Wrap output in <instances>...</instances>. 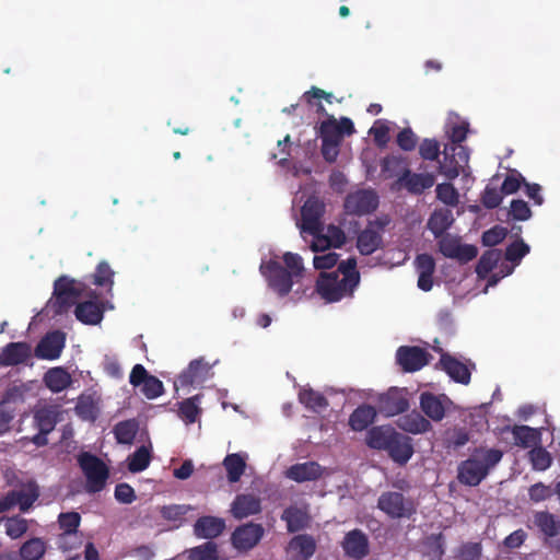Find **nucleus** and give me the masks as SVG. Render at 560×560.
Segmentation results:
<instances>
[{"label":"nucleus","instance_id":"dca6fc26","mask_svg":"<svg viewBox=\"0 0 560 560\" xmlns=\"http://www.w3.org/2000/svg\"><path fill=\"white\" fill-rule=\"evenodd\" d=\"M66 346V334L60 330L47 332L37 343L34 355L42 360H56Z\"/></svg>","mask_w":560,"mask_h":560},{"label":"nucleus","instance_id":"4be33fe9","mask_svg":"<svg viewBox=\"0 0 560 560\" xmlns=\"http://www.w3.org/2000/svg\"><path fill=\"white\" fill-rule=\"evenodd\" d=\"M32 355V347L24 341L8 343L0 353L2 366H14L25 363Z\"/></svg>","mask_w":560,"mask_h":560},{"label":"nucleus","instance_id":"09e8293b","mask_svg":"<svg viewBox=\"0 0 560 560\" xmlns=\"http://www.w3.org/2000/svg\"><path fill=\"white\" fill-rule=\"evenodd\" d=\"M35 425L43 433H50L57 423V412L50 408H42L34 415Z\"/></svg>","mask_w":560,"mask_h":560},{"label":"nucleus","instance_id":"f257e3e1","mask_svg":"<svg viewBox=\"0 0 560 560\" xmlns=\"http://www.w3.org/2000/svg\"><path fill=\"white\" fill-rule=\"evenodd\" d=\"M503 452L499 448L479 446L474 448L468 458L457 467L458 481L468 487H476L485 480L490 471L502 460Z\"/></svg>","mask_w":560,"mask_h":560},{"label":"nucleus","instance_id":"9d476101","mask_svg":"<svg viewBox=\"0 0 560 560\" xmlns=\"http://www.w3.org/2000/svg\"><path fill=\"white\" fill-rule=\"evenodd\" d=\"M264 534L265 529L261 524L249 522L233 530L231 544L236 550L247 552L259 544Z\"/></svg>","mask_w":560,"mask_h":560},{"label":"nucleus","instance_id":"c85d7f7f","mask_svg":"<svg viewBox=\"0 0 560 560\" xmlns=\"http://www.w3.org/2000/svg\"><path fill=\"white\" fill-rule=\"evenodd\" d=\"M281 520L285 522L289 533H298L307 528L311 524V516L307 511L295 505L285 508L281 514Z\"/></svg>","mask_w":560,"mask_h":560},{"label":"nucleus","instance_id":"473e14b6","mask_svg":"<svg viewBox=\"0 0 560 560\" xmlns=\"http://www.w3.org/2000/svg\"><path fill=\"white\" fill-rule=\"evenodd\" d=\"M397 431L389 425L373 427L368 431L366 444L374 450L387 451Z\"/></svg>","mask_w":560,"mask_h":560},{"label":"nucleus","instance_id":"c03bdc74","mask_svg":"<svg viewBox=\"0 0 560 560\" xmlns=\"http://www.w3.org/2000/svg\"><path fill=\"white\" fill-rule=\"evenodd\" d=\"M138 432L136 420H125L114 427L115 439L119 444H131Z\"/></svg>","mask_w":560,"mask_h":560},{"label":"nucleus","instance_id":"680f3d73","mask_svg":"<svg viewBox=\"0 0 560 560\" xmlns=\"http://www.w3.org/2000/svg\"><path fill=\"white\" fill-rule=\"evenodd\" d=\"M283 262L285 265V269L292 275L293 279H299L303 276L304 266L303 259L299 254L294 253H285L283 255Z\"/></svg>","mask_w":560,"mask_h":560},{"label":"nucleus","instance_id":"ddd939ff","mask_svg":"<svg viewBox=\"0 0 560 560\" xmlns=\"http://www.w3.org/2000/svg\"><path fill=\"white\" fill-rule=\"evenodd\" d=\"M325 213V205L316 197H310L301 209V233H315L325 230L322 218Z\"/></svg>","mask_w":560,"mask_h":560},{"label":"nucleus","instance_id":"2f4dec72","mask_svg":"<svg viewBox=\"0 0 560 560\" xmlns=\"http://www.w3.org/2000/svg\"><path fill=\"white\" fill-rule=\"evenodd\" d=\"M74 315L83 324L97 325L103 319L104 310L96 301H84L77 305Z\"/></svg>","mask_w":560,"mask_h":560},{"label":"nucleus","instance_id":"5701e85b","mask_svg":"<svg viewBox=\"0 0 560 560\" xmlns=\"http://www.w3.org/2000/svg\"><path fill=\"white\" fill-rule=\"evenodd\" d=\"M386 452L395 463L402 466L409 462L415 451L411 439L397 432Z\"/></svg>","mask_w":560,"mask_h":560},{"label":"nucleus","instance_id":"aec40b11","mask_svg":"<svg viewBox=\"0 0 560 560\" xmlns=\"http://www.w3.org/2000/svg\"><path fill=\"white\" fill-rule=\"evenodd\" d=\"M342 549L349 558L362 560L370 553L369 538L361 529H352L345 535Z\"/></svg>","mask_w":560,"mask_h":560},{"label":"nucleus","instance_id":"7ed1b4c3","mask_svg":"<svg viewBox=\"0 0 560 560\" xmlns=\"http://www.w3.org/2000/svg\"><path fill=\"white\" fill-rule=\"evenodd\" d=\"M78 464L85 476V489L90 493L102 491L109 477L106 464L96 455L90 452H82L78 456Z\"/></svg>","mask_w":560,"mask_h":560},{"label":"nucleus","instance_id":"e2e57ef3","mask_svg":"<svg viewBox=\"0 0 560 560\" xmlns=\"http://www.w3.org/2000/svg\"><path fill=\"white\" fill-rule=\"evenodd\" d=\"M28 525L26 520L14 516L5 522V533L12 539H18L27 532Z\"/></svg>","mask_w":560,"mask_h":560},{"label":"nucleus","instance_id":"13d9d810","mask_svg":"<svg viewBox=\"0 0 560 560\" xmlns=\"http://www.w3.org/2000/svg\"><path fill=\"white\" fill-rule=\"evenodd\" d=\"M525 183L526 180L524 176L516 170H512L504 178L501 186V191L504 195L515 194L522 185L525 186Z\"/></svg>","mask_w":560,"mask_h":560},{"label":"nucleus","instance_id":"7c9ffc66","mask_svg":"<svg viewBox=\"0 0 560 560\" xmlns=\"http://www.w3.org/2000/svg\"><path fill=\"white\" fill-rule=\"evenodd\" d=\"M397 425L400 430L411 434L425 433L432 429L431 422L416 410L401 416L397 420Z\"/></svg>","mask_w":560,"mask_h":560},{"label":"nucleus","instance_id":"72a5a7b5","mask_svg":"<svg viewBox=\"0 0 560 560\" xmlns=\"http://www.w3.org/2000/svg\"><path fill=\"white\" fill-rule=\"evenodd\" d=\"M80 523L81 515L78 512L71 511L59 514L58 524L63 530L59 536V544L61 548L71 549V546H68L66 540L72 535H77Z\"/></svg>","mask_w":560,"mask_h":560},{"label":"nucleus","instance_id":"3c124183","mask_svg":"<svg viewBox=\"0 0 560 560\" xmlns=\"http://www.w3.org/2000/svg\"><path fill=\"white\" fill-rule=\"evenodd\" d=\"M528 456L535 470H547L552 464V457L550 453L541 446H534L529 451Z\"/></svg>","mask_w":560,"mask_h":560},{"label":"nucleus","instance_id":"bb28decb","mask_svg":"<svg viewBox=\"0 0 560 560\" xmlns=\"http://www.w3.org/2000/svg\"><path fill=\"white\" fill-rule=\"evenodd\" d=\"M444 400L450 401L445 395L436 396L425 392L420 396V408L428 418L439 422L445 417Z\"/></svg>","mask_w":560,"mask_h":560},{"label":"nucleus","instance_id":"58836bf2","mask_svg":"<svg viewBox=\"0 0 560 560\" xmlns=\"http://www.w3.org/2000/svg\"><path fill=\"white\" fill-rule=\"evenodd\" d=\"M46 386L54 393L68 388L71 384V376L63 368H52L44 376Z\"/></svg>","mask_w":560,"mask_h":560},{"label":"nucleus","instance_id":"37998d69","mask_svg":"<svg viewBox=\"0 0 560 560\" xmlns=\"http://www.w3.org/2000/svg\"><path fill=\"white\" fill-rule=\"evenodd\" d=\"M338 275H342V280L348 283L349 288H354L360 283V272L357 270V259L354 257H350L346 260H342L338 265L337 271Z\"/></svg>","mask_w":560,"mask_h":560},{"label":"nucleus","instance_id":"0eeeda50","mask_svg":"<svg viewBox=\"0 0 560 560\" xmlns=\"http://www.w3.org/2000/svg\"><path fill=\"white\" fill-rule=\"evenodd\" d=\"M407 388L390 387L377 397L378 412L385 417H394L406 412L409 407Z\"/></svg>","mask_w":560,"mask_h":560},{"label":"nucleus","instance_id":"f8f14e48","mask_svg":"<svg viewBox=\"0 0 560 560\" xmlns=\"http://www.w3.org/2000/svg\"><path fill=\"white\" fill-rule=\"evenodd\" d=\"M129 383L133 387L141 386V393L148 399H155L164 393L163 383L156 376L149 374L142 364H136L132 368Z\"/></svg>","mask_w":560,"mask_h":560},{"label":"nucleus","instance_id":"39448f33","mask_svg":"<svg viewBox=\"0 0 560 560\" xmlns=\"http://www.w3.org/2000/svg\"><path fill=\"white\" fill-rule=\"evenodd\" d=\"M377 508L390 518H410L416 513L411 499L401 492L385 491L377 500Z\"/></svg>","mask_w":560,"mask_h":560},{"label":"nucleus","instance_id":"6e6d98bb","mask_svg":"<svg viewBox=\"0 0 560 560\" xmlns=\"http://www.w3.org/2000/svg\"><path fill=\"white\" fill-rule=\"evenodd\" d=\"M54 293L59 295L80 296L82 289L77 285L73 279L67 276L59 277L54 284Z\"/></svg>","mask_w":560,"mask_h":560},{"label":"nucleus","instance_id":"a211bd4d","mask_svg":"<svg viewBox=\"0 0 560 560\" xmlns=\"http://www.w3.org/2000/svg\"><path fill=\"white\" fill-rule=\"evenodd\" d=\"M397 183L412 195H421L435 184V176L431 173H413L409 168H404Z\"/></svg>","mask_w":560,"mask_h":560},{"label":"nucleus","instance_id":"f03ea898","mask_svg":"<svg viewBox=\"0 0 560 560\" xmlns=\"http://www.w3.org/2000/svg\"><path fill=\"white\" fill-rule=\"evenodd\" d=\"M503 452L499 448L479 446L474 448L468 458L457 467L458 481L468 487H476L485 480L490 471L502 460Z\"/></svg>","mask_w":560,"mask_h":560},{"label":"nucleus","instance_id":"8fccbe9b","mask_svg":"<svg viewBox=\"0 0 560 560\" xmlns=\"http://www.w3.org/2000/svg\"><path fill=\"white\" fill-rule=\"evenodd\" d=\"M319 138L322 142H342L340 130L337 128V119L334 116H329L326 120L322 121Z\"/></svg>","mask_w":560,"mask_h":560},{"label":"nucleus","instance_id":"a19ab883","mask_svg":"<svg viewBox=\"0 0 560 560\" xmlns=\"http://www.w3.org/2000/svg\"><path fill=\"white\" fill-rule=\"evenodd\" d=\"M230 482H237L245 471V459L237 453L229 454L223 460Z\"/></svg>","mask_w":560,"mask_h":560},{"label":"nucleus","instance_id":"412c9836","mask_svg":"<svg viewBox=\"0 0 560 560\" xmlns=\"http://www.w3.org/2000/svg\"><path fill=\"white\" fill-rule=\"evenodd\" d=\"M231 514L236 520H243L261 512V500L255 494H237L231 504Z\"/></svg>","mask_w":560,"mask_h":560},{"label":"nucleus","instance_id":"f3484780","mask_svg":"<svg viewBox=\"0 0 560 560\" xmlns=\"http://www.w3.org/2000/svg\"><path fill=\"white\" fill-rule=\"evenodd\" d=\"M428 351L416 346H401L396 352L397 363L405 372H416L429 363Z\"/></svg>","mask_w":560,"mask_h":560},{"label":"nucleus","instance_id":"20e7f679","mask_svg":"<svg viewBox=\"0 0 560 560\" xmlns=\"http://www.w3.org/2000/svg\"><path fill=\"white\" fill-rule=\"evenodd\" d=\"M354 290V288L348 287L338 272H320L316 281V292L328 303L351 298Z\"/></svg>","mask_w":560,"mask_h":560},{"label":"nucleus","instance_id":"603ef678","mask_svg":"<svg viewBox=\"0 0 560 560\" xmlns=\"http://www.w3.org/2000/svg\"><path fill=\"white\" fill-rule=\"evenodd\" d=\"M151 462L150 451L145 446H140L129 456L128 469L131 472H140L147 469Z\"/></svg>","mask_w":560,"mask_h":560},{"label":"nucleus","instance_id":"79ce46f5","mask_svg":"<svg viewBox=\"0 0 560 560\" xmlns=\"http://www.w3.org/2000/svg\"><path fill=\"white\" fill-rule=\"evenodd\" d=\"M501 259V252L499 249L486 250L478 260L476 266V273L479 278H486L498 265Z\"/></svg>","mask_w":560,"mask_h":560},{"label":"nucleus","instance_id":"49530a36","mask_svg":"<svg viewBox=\"0 0 560 560\" xmlns=\"http://www.w3.org/2000/svg\"><path fill=\"white\" fill-rule=\"evenodd\" d=\"M188 560H219L218 545L213 541H206L187 551Z\"/></svg>","mask_w":560,"mask_h":560},{"label":"nucleus","instance_id":"338daca9","mask_svg":"<svg viewBox=\"0 0 560 560\" xmlns=\"http://www.w3.org/2000/svg\"><path fill=\"white\" fill-rule=\"evenodd\" d=\"M503 195L501 189L488 185L482 192L481 203L487 209H494L502 202Z\"/></svg>","mask_w":560,"mask_h":560},{"label":"nucleus","instance_id":"052dcab7","mask_svg":"<svg viewBox=\"0 0 560 560\" xmlns=\"http://www.w3.org/2000/svg\"><path fill=\"white\" fill-rule=\"evenodd\" d=\"M114 271L106 261H101L93 275V283L97 287H112L114 281Z\"/></svg>","mask_w":560,"mask_h":560},{"label":"nucleus","instance_id":"4d7b16f0","mask_svg":"<svg viewBox=\"0 0 560 560\" xmlns=\"http://www.w3.org/2000/svg\"><path fill=\"white\" fill-rule=\"evenodd\" d=\"M436 198L447 206H456L458 203V192L451 183H442L436 186Z\"/></svg>","mask_w":560,"mask_h":560},{"label":"nucleus","instance_id":"0e129e2a","mask_svg":"<svg viewBox=\"0 0 560 560\" xmlns=\"http://www.w3.org/2000/svg\"><path fill=\"white\" fill-rule=\"evenodd\" d=\"M529 253V246L522 240L513 242L505 249V259L517 264L521 259Z\"/></svg>","mask_w":560,"mask_h":560},{"label":"nucleus","instance_id":"ea45409f","mask_svg":"<svg viewBox=\"0 0 560 560\" xmlns=\"http://www.w3.org/2000/svg\"><path fill=\"white\" fill-rule=\"evenodd\" d=\"M469 130V124L466 120H460L458 115L448 118L446 124V133L451 140L448 145H462L465 141Z\"/></svg>","mask_w":560,"mask_h":560},{"label":"nucleus","instance_id":"bf43d9fd","mask_svg":"<svg viewBox=\"0 0 560 560\" xmlns=\"http://www.w3.org/2000/svg\"><path fill=\"white\" fill-rule=\"evenodd\" d=\"M190 510L191 506L187 504H172L162 506L160 513L164 520L177 522L182 521Z\"/></svg>","mask_w":560,"mask_h":560},{"label":"nucleus","instance_id":"774afa93","mask_svg":"<svg viewBox=\"0 0 560 560\" xmlns=\"http://www.w3.org/2000/svg\"><path fill=\"white\" fill-rule=\"evenodd\" d=\"M482 547L480 542H466L459 547L457 557L460 560H479Z\"/></svg>","mask_w":560,"mask_h":560},{"label":"nucleus","instance_id":"f704fd0d","mask_svg":"<svg viewBox=\"0 0 560 560\" xmlns=\"http://www.w3.org/2000/svg\"><path fill=\"white\" fill-rule=\"evenodd\" d=\"M454 222L453 212L450 209L441 208L432 212L428 220V229L432 232L435 238L445 235L446 230L451 228Z\"/></svg>","mask_w":560,"mask_h":560},{"label":"nucleus","instance_id":"e433bc0d","mask_svg":"<svg viewBox=\"0 0 560 560\" xmlns=\"http://www.w3.org/2000/svg\"><path fill=\"white\" fill-rule=\"evenodd\" d=\"M376 417V409L370 405H361L353 410L349 418V425L353 431H363L372 424Z\"/></svg>","mask_w":560,"mask_h":560},{"label":"nucleus","instance_id":"2eb2a0df","mask_svg":"<svg viewBox=\"0 0 560 560\" xmlns=\"http://www.w3.org/2000/svg\"><path fill=\"white\" fill-rule=\"evenodd\" d=\"M377 206L378 197L373 190H358L349 194L345 200V210L349 214H369L373 212Z\"/></svg>","mask_w":560,"mask_h":560},{"label":"nucleus","instance_id":"cd10ccee","mask_svg":"<svg viewBox=\"0 0 560 560\" xmlns=\"http://www.w3.org/2000/svg\"><path fill=\"white\" fill-rule=\"evenodd\" d=\"M440 364L446 374L455 382L467 385L470 382L471 373L466 364L458 361L448 353H443Z\"/></svg>","mask_w":560,"mask_h":560},{"label":"nucleus","instance_id":"423d86ee","mask_svg":"<svg viewBox=\"0 0 560 560\" xmlns=\"http://www.w3.org/2000/svg\"><path fill=\"white\" fill-rule=\"evenodd\" d=\"M268 285L280 296H287L293 287L292 275L279 261L270 259L260 266Z\"/></svg>","mask_w":560,"mask_h":560},{"label":"nucleus","instance_id":"4c0bfd02","mask_svg":"<svg viewBox=\"0 0 560 560\" xmlns=\"http://www.w3.org/2000/svg\"><path fill=\"white\" fill-rule=\"evenodd\" d=\"M300 402L313 412H322L329 406L328 399L313 388H303L299 393Z\"/></svg>","mask_w":560,"mask_h":560},{"label":"nucleus","instance_id":"864d4df0","mask_svg":"<svg viewBox=\"0 0 560 560\" xmlns=\"http://www.w3.org/2000/svg\"><path fill=\"white\" fill-rule=\"evenodd\" d=\"M470 440V434L466 428H454L446 431L444 444L447 448L457 450L466 445Z\"/></svg>","mask_w":560,"mask_h":560},{"label":"nucleus","instance_id":"69168bd1","mask_svg":"<svg viewBox=\"0 0 560 560\" xmlns=\"http://www.w3.org/2000/svg\"><path fill=\"white\" fill-rule=\"evenodd\" d=\"M508 235V230L503 226L495 225L486 232L481 236L482 244L485 246H495L500 244Z\"/></svg>","mask_w":560,"mask_h":560},{"label":"nucleus","instance_id":"b1692460","mask_svg":"<svg viewBox=\"0 0 560 560\" xmlns=\"http://www.w3.org/2000/svg\"><path fill=\"white\" fill-rule=\"evenodd\" d=\"M225 521L217 516H201L194 525V534L198 538L213 539L219 537L225 529Z\"/></svg>","mask_w":560,"mask_h":560},{"label":"nucleus","instance_id":"a18cd8bd","mask_svg":"<svg viewBox=\"0 0 560 560\" xmlns=\"http://www.w3.org/2000/svg\"><path fill=\"white\" fill-rule=\"evenodd\" d=\"M200 398H201V395H195L192 397L184 399L179 404V416L187 424L195 423L198 416L200 415V412H201V409L199 408Z\"/></svg>","mask_w":560,"mask_h":560},{"label":"nucleus","instance_id":"a878e982","mask_svg":"<svg viewBox=\"0 0 560 560\" xmlns=\"http://www.w3.org/2000/svg\"><path fill=\"white\" fill-rule=\"evenodd\" d=\"M323 475L322 466L316 462L298 463L290 466L285 476L295 482L315 481Z\"/></svg>","mask_w":560,"mask_h":560},{"label":"nucleus","instance_id":"c756f323","mask_svg":"<svg viewBox=\"0 0 560 560\" xmlns=\"http://www.w3.org/2000/svg\"><path fill=\"white\" fill-rule=\"evenodd\" d=\"M39 497V488L35 481L22 485L21 488L10 491V498L14 505H19L21 512H27Z\"/></svg>","mask_w":560,"mask_h":560},{"label":"nucleus","instance_id":"6ab92c4d","mask_svg":"<svg viewBox=\"0 0 560 560\" xmlns=\"http://www.w3.org/2000/svg\"><path fill=\"white\" fill-rule=\"evenodd\" d=\"M211 365L203 358L192 360L178 376L182 387L199 385L212 376Z\"/></svg>","mask_w":560,"mask_h":560},{"label":"nucleus","instance_id":"1a4fd4ad","mask_svg":"<svg viewBox=\"0 0 560 560\" xmlns=\"http://www.w3.org/2000/svg\"><path fill=\"white\" fill-rule=\"evenodd\" d=\"M387 220L376 219L369 221L366 228L357 238V248L361 255L369 256L381 248L383 244L382 231L387 225Z\"/></svg>","mask_w":560,"mask_h":560},{"label":"nucleus","instance_id":"9b49d317","mask_svg":"<svg viewBox=\"0 0 560 560\" xmlns=\"http://www.w3.org/2000/svg\"><path fill=\"white\" fill-rule=\"evenodd\" d=\"M468 163V153L463 145H445L443 161L439 162V172L447 179L458 177L460 168Z\"/></svg>","mask_w":560,"mask_h":560},{"label":"nucleus","instance_id":"5fc2aeb1","mask_svg":"<svg viewBox=\"0 0 560 560\" xmlns=\"http://www.w3.org/2000/svg\"><path fill=\"white\" fill-rule=\"evenodd\" d=\"M425 555L431 560H441L444 556V537L440 534H433L429 536L424 542Z\"/></svg>","mask_w":560,"mask_h":560},{"label":"nucleus","instance_id":"c9c22d12","mask_svg":"<svg viewBox=\"0 0 560 560\" xmlns=\"http://www.w3.org/2000/svg\"><path fill=\"white\" fill-rule=\"evenodd\" d=\"M505 430L512 432L514 444L520 447H534L540 442V432L535 428L528 425H513L506 427Z\"/></svg>","mask_w":560,"mask_h":560},{"label":"nucleus","instance_id":"6e6552de","mask_svg":"<svg viewBox=\"0 0 560 560\" xmlns=\"http://www.w3.org/2000/svg\"><path fill=\"white\" fill-rule=\"evenodd\" d=\"M439 250L446 258L456 259L460 264H466L478 255V249L475 245L460 244V238L451 234H445L438 237Z\"/></svg>","mask_w":560,"mask_h":560},{"label":"nucleus","instance_id":"4468645a","mask_svg":"<svg viewBox=\"0 0 560 560\" xmlns=\"http://www.w3.org/2000/svg\"><path fill=\"white\" fill-rule=\"evenodd\" d=\"M534 525L542 534L545 542L549 544L551 548L560 550V520L548 511H539L534 514Z\"/></svg>","mask_w":560,"mask_h":560},{"label":"nucleus","instance_id":"393cba45","mask_svg":"<svg viewBox=\"0 0 560 560\" xmlns=\"http://www.w3.org/2000/svg\"><path fill=\"white\" fill-rule=\"evenodd\" d=\"M316 540L312 535L299 534L291 538L288 551L293 560H310L316 551Z\"/></svg>","mask_w":560,"mask_h":560},{"label":"nucleus","instance_id":"de8ad7c7","mask_svg":"<svg viewBox=\"0 0 560 560\" xmlns=\"http://www.w3.org/2000/svg\"><path fill=\"white\" fill-rule=\"evenodd\" d=\"M46 551L45 542L40 538H31L20 548L22 560H39Z\"/></svg>","mask_w":560,"mask_h":560}]
</instances>
